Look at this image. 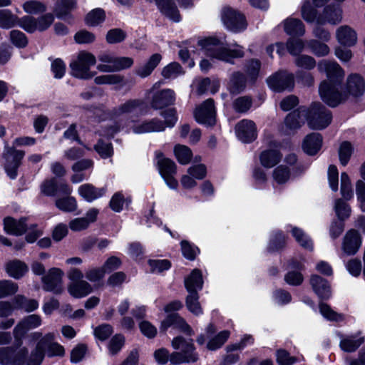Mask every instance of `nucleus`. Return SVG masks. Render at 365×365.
I'll use <instances>...</instances> for the list:
<instances>
[{
    "instance_id": "nucleus-1",
    "label": "nucleus",
    "mask_w": 365,
    "mask_h": 365,
    "mask_svg": "<svg viewBox=\"0 0 365 365\" xmlns=\"http://www.w3.org/2000/svg\"><path fill=\"white\" fill-rule=\"evenodd\" d=\"M318 70L325 73L327 78L319 87L322 101L331 107H336L346 101L348 94L339 91L344 78V71L341 66L335 61L323 60L318 63Z\"/></svg>"
},
{
    "instance_id": "nucleus-2",
    "label": "nucleus",
    "mask_w": 365,
    "mask_h": 365,
    "mask_svg": "<svg viewBox=\"0 0 365 365\" xmlns=\"http://www.w3.org/2000/svg\"><path fill=\"white\" fill-rule=\"evenodd\" d=\"M145 101L140 98H129L124 101L110 111L111 117L117 120L116 123L101 130L100 135L108 138L113 137L116 133L127 125V123L130 122L129 119L145 114Z\"/></svg>"
},
{
    "instance_id": "nucleus-3",
    "label": "nucleus",
    "mask_w": 365,
    "mask_h": 365,
    "mask_svg": "<svg viewBox=\"0 0 365 365\" xmlns=\"http://www.w3.org/2000/svg\"><path fill=\"white\" fill-rule=\"evenodd\" d=\"M198 43L205 55L212 59L233 63V58L244 56V51L242 46L236 45L235 48H230L225 46L222 41L216 38H205L199 41Z\"/></svg>"
},
{
    "instance_id": "nucleus-4",
    "label": "nucleus",
    "mask_w": 365,
    "mask_h": 365,
    "mask_svg": "<svg viewBox=\"0 0 365 365\" xmlns=\"http://www.w3.org/2000/svg\"><path fill=\"white\" fill-rule=\"evenodd\" d=\"M172 346L175 349L181 350L180 352H173L170 355V361L172 364L194 363L198 360L192 339L185 340L182 336H177L173 339Z\"/></svg>"
},
{
    "instance_id": "nucleus-5",
    "label": "nucleus",
    "mask_w": 365,
    "mask_h": 365,
    "mask_svg": "<svg viewBox=\"0 0 365 365\" xmlns=\"http://www.w3.org/2000/svg\"><path fill=\"white\" fill-rule=\"evenodd\" d=\"M96 58L93 54L86 51H81L76 60L70 63L71 75L81 79H89L96 73L90 71V67L95 65Z\"/></svg>"
},
{
    "instance_id": "nucleus-6",
    "label": "nucleus",
    "mask_w": 365,
    "mask_h": 365,
    "mask_svg": "<svg viewBox=\"0 0 365 365\" xmlns=\"http://www.w3.org/2000/svg\"><path fill=\"white\" fill-rule=\"evenodd\" d=\"M306 119L312 129L322 130L331 123L332 115L330 110L320 103H314L307 110Z\"/></svg>"
},
{
    "instance_id": "nucleus-7",
    "label": "nucleus",
    "mask_w": 365,
    "mask_h": 365,
    "mask_svg": "<svg viewBox=\"0 0 365 365\" xmlns=\"http://www.w3.org/2000/svg\"><path fill=\"white\" fill-rule=\"evenodd\" d=\"M25 155L24 151L16 150L14 146H9L5 143L2 158L5 172L10 179L14 180L18 175V168Z\"/></svg>"
},
{
    "instance_id": "nucleus-8",
    "label": "nucleus",
    "mask_w": 365,
    "mask_h": 365,
    "mask_svg": "<svg viewBox=\"0 0 365 365\" xmlns=\"http://www.w3.org/2000/svg\"><path fill=\"white\" fill-rule=\"evenodd\" d=\"M31 341L38 340L45 354L48 357L62 356L65 354L64 348L58 343L54 341L56 334L49 332L43 335L40 331H34L29 335Z\"/></svg>"
},
{
    "instance_id": "nucleus-9",
    "label": "nucleus",
    "mask_w": 365,
    "mask_h": 365,
    "mask_svg": "<svg viewBox=\"0 0 365 365\" xmlns=\"http://www.w3.org/2000/svg\"><path fill=\"white\" fill-rule=\"evenodd\" d=\"M269 87L276 92L292 91L294 86V76L287 71H279L267 80Z\"/></svg>"
},
{
    "instance_id": "nucleus-10",
    "label": "nucleus",
    "mask_w": 365,
    "mask_h": 365,
    "mask_svg": "<svg viewBox=\"0 0 365 365\" xmlns=\"http://www.w3.org/2000/svg\"><path fill=\"white\" fill-rule=\"evenodd\" d=\"M221 18L226 28L233 32H240L247 28L245 16L231 7L222 10Z\"/></svg>"
},
{
    "instance_id": "nucleus-11",
    "label": "nucleus",
    "mask_w": 365,
    "mask_h": 365,
    "mask_svg": "<svg viewBox=\"0 0 365 365\" xmlns=\"http://www.w3.org/2000/svg\"><path fill=\"white\" fill-rule=\"evenodd\" d=\"M63 272L58 268H51L42 277L43 288L47 292L60 294L63 291L62 277Z\"/></svg>"
},
{
    "instance_id": "nucleus-12",
    "label": "nucleus",
    "mask_w": 365,
    "mask_h": 365,
    "mask_svg": "<svg viewBox=\"0 0 365 365\" xmlns=\"http://www.w3.org/2000/svg\"><path fill=\"white\" fill-rule=\"evenodd\" d=\"M195 118L199 123L207 125H214L215 123V109L213 100L209 98L196 108Z\"/></svg>"
},
{
    "instance_id": "nucleus-13",
    "label": "nucleus",
    "mask_w": 365,
    "mask_h": 365,
    "mask_svg": "<svg viewBox=\"0 0 365 365\" xmlns=\"http://www.w3.org/2000/svg\"><path fill=\"white\" fill-rule=\"evenodd\" d=\"M235 133L237 138L243 143H251L257 135L255 123L249 119H243L235 125Z\"/></svg>"
},
{
    "instance_id": "nucleus-14",
    "label": "nucleus",
    "mask_w": 365,
    "mask_h": 365,
    "mask_svg": "<svg viewBox=\"0 0 365 365\" xmlns=\"http://www.w3.org/2000/svg\"><path fill=\"white\" fill-rule=\"evenodd\" d=\"M27 354L26 348L19 351L11 347L0 348V364L4 365H21Z\"/></svg>"
},
{
    "instance_id": "nucleus-15",
    "label": "nucleus",
    "mask_w": 365,
    "mask_h": 365,
    "mask_svg": "<svg viewBox=\"0 0 365 365\" xmlns=\"http://www.w3.org/2000/svg\"><path fill=\"white\" fill-rule=\"evenodd\" d=\"M361 245V238L355 230H349L343 238L341 250L344 255H354Z\"/></svg>"
},
{
    "instance_id": "nucleus-16",
    "label": "nucleus",
    "mask_w": 365,
    "mask_h": 365,
    "mask_svg": "<svg viewBox=\"0 0 365 365\" xmlns=\"http://www.w3.org/2000/svg\"><path fill=\"white\" fill-rule=\"evenodd\" d=\"M132 130L135 134L158 133L165 130V125L161 120L154 118L133 124Z\"/></svg>"
},
{
    "instance_id": "nucleus-17",
    "label": "nucleus",
    "mask_w": 365,
    "mask_h": 365,
    "mask_svg": "<svg viewBox=\"0 0 365 365\" xmlns=\"http://www.w3.org/2000/svg\"><path fill=\"white\" fill-rule=\"evenodd\" d=\"M342 20V10L339 5H329L324 8L323 14L318 16L317 24L323 25L327 23L337 24Z\"/></svg>"
},
{
    "instance_id": "nucleus-18",
    "label": "nucleus",
    "mask_w": 365,
    "mask_h": 365,
    "mask_svg": "<svg viewBox=\"0 0 365 365\" xmlns=\"http://www.w3.org/2000/svg\"><path fill=\"white\" fill-rule=\"evenodd\" d=\"M336 38L341 46L346 47L354 46L358 39L356 31L348 25H343L337 28Z\"/></svg>"
},
{
    "instance_id": "nucleus-19",
    "label": "nucleus",
    "mask_w": 365,
    "mask_h": 365,
    "mask_svg": "<svg viewBox=\"0 0 365 365\" xmlns=\"http://www.w3.org/2000/svg\"><path fill=\"white\" fill-rule=\"evenodd\" d=\"M41 324V317L36 314H31L20 322L14 329V337L21 339L24 334L29 329H35Z\"/></svg>"
},
{
    "instance_id": "nucleus-20",
    "label": "nucleus",
    "mask_w": 365,
    "mask_h": 365,
    "mask_svg": "<svg viewBox=\"0 0 365 365\" xmlns=\"http://www.w3.org/2000/svg\"><path fill=\"white\" fill-rule=\"evenodd\" d=\"M175 101V93L173 90L167 88L156 93L151 101V106L154 109H161L173 104Z\"/></svg>"
},
{
    "instance_id": "nucleus-21",
    "label": "nucleus",
    "mask_w": 365,
    "mask_h": 365,
    "mask_svg": "<svg viewBox=\"0 0 365 365\" xmlns=\"http://www.w3.org/2000/svg\"><path fill=\"white\" fill-rule=\"evenodd\" d=\"M161 60L162 56L160 53L153 54L146 61L135 68V73L142 78L148 77L159 65Z\"/></svg>"
},
{
    "instance_id": "nucleus-22",
    "label": "nucleus",
    "mask_w": 365,
    "mask_h": 365,
    "mask_svg": "<svg viewBox=\"0 0 365 365\" xmlns=\"http://www.w3.org/2000/svg\"><path fill=\"white\" fill-rule=\"evenodd\" d=\"M106 192V187L98 188L88 183L81 185L78 189V194L88 202L101 197L105 195Z\"/></svg>"
},
{
    "instance_id": "nucleus-23",
    "label": "nucleus",
    "mask_w": 365,
    "mask_h": 365,
    "mask_svg": "<svg viewBox=\"0 0 365 365\" xmlns=\"http://www.w3.org/2000/svg\"><path fill=\"white\" fill-rule=\"evenodd\" d=\"M26 219L22 217L16 220L11 217H7L4 220V230L11 235H21L26 230Z\"/></svg>"
},
{
    "instance_id": "nucleus-24",
    "label": "nucleus",
    "mask_w": 365,
    "mask_h": 365,
    "mask_svg": "<svg viewBox=\"0 0 365 365\" xmlns=\"http://www.w3.org/2000/svg\"><path fill=\"white\" fill-rule=\"evenodd\" d=\"M322 144V135L319 133H313L306 136L302 148L307 154L314 155L320 150Z\"/></svg>"
},
{
    "instance_id": "nucleus-25",
    "label": "nucleus",
    "mask_w": 365,
    "mask_h": 365,
    "mask_svg": "<svg viewBox=\"0 0 365 365\" xmlns=\"http://www.w3.org/2000/svg\"><path fill=\"white\" fill-rule=\"evenodd\" d=\"M311 285L316 294L323 299L331 297L330 286L327 280L318 275H313L310 279Z\"/></svg>"
},
{
    "instance_id": "nucleus-26",
    "label": "nucleus",
    "mask_w": 365,
    "mask_h": 365,
    "mask_svg": "<svg viewBox=\"0 0 365 365\" xmlns=\"http://www.w3.org/2000/svg\"><path fill=\"white\" fill-rule=\"evenodd\" d=\"M346 90L353 96H361L365 91V82L363 78L357 74L350 75L347 78Z\"/></svg>"
},
{
    "instance_id": "nucleus-27",
    "label": "nucleus",
    "mask_w": 365,
    "mask_h": 365,
    "mask_svg": "<svg viewBox=\"0 0 365 365\" xmlns=\"http://www.w3.org/2000/svg\"><path fill=\"white\" fill-rule=\"evenodd\" d=\"M364 341V337L359 333L342 336L339 346L344 351L354 352L355 351Z\"/></svg>"
},
{
    "instance_id": "nucleus-28",
    "label": "nucleus",
    "mask_w": 365,
    "mask_h": 365,
    "mask_svg": "<svg viewBox=\"0 0 365 365\" xmlns=\"http://www.w3.org/2000/svg\"><path fill=\"white\" fill-rule=\"evenodd\" d=\"M307 110L305 109H298L287 115L284 123L290 131L296 130L302 126L306 119Z\"/></svg>"
},
{
    "instance_id": "nucleus-29",
    "label": "nucleus",
    "mask_w": 365,
    "mask_h": 365,
    "mask_svg": "<svg viewBox=\"0 0 365 365\" xmlns=\"http://www.w3.org/2000/svg\"><path fill=\"white\" fill-rule=\"evenodd\" d=\"M134 61L130 57H115V64L110 66H97V69L103 73H111L130 68Z\"/></svg>"
},
{
    "instance_id": "nucleus-30",
    "label": "nucleus",
    "mask_w": 365,
    "mask_h": 365,
    "mask_svg": "<svg viewBox=\"0 0 365 365\" xmlns=\"http://www.w3.org/2000/svg\"><path fill=\"white\" fill-rule=\"evenodd\" d=\"M163 14L170 19L178 22L180 20L179 11L175 4L171 0H155Z\"/></svg>"
},
{
    "instance_id": "nucleus-31",
    "label": "nucleus",
    "mask_w": 365,
    "mask_h": 365,
    "mask_svg": "<svg viewBox=\"0 0 365 365\" xmlns=\"http://www.w3.org/2000/svg\"><path fill=\"white\" fill-rule=\"evenodd\" d=\"M246 77L240 72H234L230 78L228 90L232 94H239L246 88Z\"/></svg>"
},
{
    "instance_id": "nucleus-32",
    "label": "nucleus",
    "mask_w": 365,
    "mask_h": 365,
    "mask_svg": "<svg viewBox=\"0 0 365 365\" xmlns=\"http://www.w3.org/2000/svg\"><path fill=\"white\" fill-rule=\"evenodd\" d=\"M68 292L76 298H82L92 292L91 285L85 280L73 282L70 284L68 288Z\"/></svg>"
},
{
    "instance_id": "nucleus-33",
    "label": "nucleus",
    "mask_w": 365,
    "mask_h": 365,
    "mask_svg": "<svg viewBox=\"0 0 365 365\" xmlns=\"http://www.w3.org/2000/svg\"><path fill=\"white\" fill-rule=\"evenodd\" d=\"M284 31L290 36H302L305 33V27L300 19L288 18L284 21Z\"/></svg>"
},
{
    "instance_id": "nucleus-34",
    "label": "nucleus",
    "mask_w": 365,
    "mask_h": 365,
    "mask_svg": "<svg viewBox=\"0 0 365 365\" xmlns=\"http://www.w3.org/2000/svg\"><path fill=\"white\" fill-rule=\"evenodd\" d=\"M203 280L200 270L195 269L185 279V286L187 292H197L202 289Z\"/></svg>"
},
{
    "instance_id": "nucleus-35",
    "label": "nucleus",
    "mask_w": 365,
    "mask_h": 365,
    "mask_svg": "<svg viewBox=\"0 0 365 365\" xmlns=\"http://www.w3.org/2000/svg\"><path fill=\"white\" fill-rule=\"evenodd\" d=\"M282 155L276 150H264L259 155L262 165L267 168L274 167L280 161Z\"/></svg>"
},
{
    "instance_id": "nucleus-36",
    "label": "nucleus",
    "mask_w": 365,
    "mask_h": 365,
    "mask_svg": "<svg viewBox=\"0 0 365 365\" xmlns=\"http://www.w3.org/2000/svg\"><path fill=\"white\" fill-rule=\"evenodd\" d=\"M6 271L10 277L20 279L28 271V267L23 262L14 260L6 264Z\"/></svg>"
},
{
    "instance_id": "nucleus-37",
    "label": "nucleus",
    "mask_w": 365,
    "mask_h": 365,
    "mask_svg": "<svg viewBox=\"0 0 365 365\" xmlns=\"http://www.w3.org/2000/svg\"><path fill=\"white\" fill-rule=\"evenodd\" d=\"M94 82L98 85H118L120 86L125 85V78L120 74H106L99 76L95 78Z\"/></svg>"
},
{
    "instance_id": "nucleus-38",
    "label": "nucleus",
    "mask_w": 365,
    "mask_h": 365,
    "mask_svg": "<svg viewBox=\"0 0 365 365\" xmlns=\"http://www.w3.org/2000/svg\"><path fill=\"white\" fill-rule=\"evenodd\" d=\"M188 295L185 299L187 309L193 314L199 316L202 314V309L199 302V295L197 292H188Z\"/></svg>"
},
{
    "instance_id": "nucleus-39",
    "label": "nucleus",
    "mask_w": 365,
    "mask_h": 365,
    "mask_svg": "<svg viewBox=\"0 0 365 365\" xmlns=\"http://www.w3.org/2000/svg\"><path fill=\"white\" fill-rule=\"evenodd\" d=\"M29 340L30 339L29 338ZM29 342L31 344H36V346L32 350L30 356L27 359L26 365H40L46 355L42 346L41 344L38 341V340H36V341H31Z\"/></svg>"
},
{
    "instance_id": "nucleus-40",
    "label": "nucleus",
    "mask_w": 365,
    "mask_h": 365,
    "mask_svg": "<svg viewBox=\"0 0 365 365\" xmlns=\"http://www.w3.org/2000/svg\"><path fill=\"white\" fill-rule=\"evenodd\" d=\"M292 234L300 246L308 250H313L312 240L302 230L294 227L292 229Z\"/></svg>"
},
{
    "instance_id": "nucleus-41",
    "label": "nucleus",
    "mask_w": 365,
    "mask_h": 365,
    "mask_svg": "<svg viewBox=\"0 0 365 365\" xmlns=\"http://www.w3.org/2000/svg\"><path fill=\"white\" fill-rule=\"evenodd\" d=\"M158 165L160 173L162 177L174 175L176 173V165L170 159L168 158H159L158 160Z\"/></svg>"
},
{
    "instance_id": "nucleus-42",
    "label": "nucleus",
    "mask_w": 365,
    "mask_h": 365,
    "mask_svg": "<svg viewBox=\"0 0 365 365\" xmlns=\"http://www.w3.org/2000/svg\"><path fill=\"white\" fill-rule=\"evenodd\" d=\"M183 73L182 68L176 62H173L165 66L161 71L163 77L166 79H175Z\"/></svg>"
},
{
    "instance_id": "nucleus-43",
    "label": "nucleus",
    "mask_w": 365,
    "mask_h": 365,
    "mask_svg": "<svg viewBox=\"0 0 365 365\" xmlns=\"http://www.w3.org/2000/svg\"><path fill=\"white\" fill-rule=\"evenodd\" d=\"M174 153L178 161L182 165L188 164L192 156L191 150L187 146L182 145H175Z\"/></svg>"
},
{
    "instance_id": "nucleus-44",
    "label": "nucleus",
    "mask_w": 365,
    "mask_h": 365,
    "mask_svg": "<svg viewBox=\"0 0 365 365\" xmlns=\"http://www.w3.org/2000/svg\"><path fill=\"white\" fill-rule=\"evenodd\" d=\"M230 332L227 330L220 331L209 340L207 344V348L212 351L218 349L226 342L230 337Z\"/></svg>"
},
{
    "instance_id": "nucleus-45",
    "label": "nucleus",
    "mask_w": 365,
    "mask_h": 365,
    "mask_svg": "<svg viewBox=\"0 0 365 365\" xmlns=\"http://www.w3.org/2000/svg\"><path fill=\"white\" fill-rule=\"evenodd\" d=\"M56 206L61 210L72 212L76 210L78 205L73 197L68 196L56 200Z\"/></svg>"
},
{
    "instance_id": "nucleus-46",
    "label": "nucleus",
    "mask_w": 365,
    "mask_h": 365,
    "mask_svg": "<svg viewBox=\"0 0 365 365\" xmlns=\"http://www.w3.org/2000/svg\"><path fill=\"white\" fill-rule=\"evenodd\" d=\"M304 41L299 38H289L286 43L287 51L294 56H298L304 51Z\"/></svg>"
},
{
    "instance_id": "nucleus-47",
    "label": "nucleus",
    "mask_w": 365,
    "mask_h": 365,
    "mask_svg": "<svg viewBox=\"0 0 365 365\" xmlns=\"http://www.w3.org/2000/svg\"><path fill=\"white\" fill-rule=\"evenodd\" d=\"M76 0H61L55 8V13L58 18L66 19L70 11L76 6Z\"/></svg>"
},
{
    "instance_id": "nucleus-48",
    "label": "nucleus",
    "mask_w": 365,
    "mask_h": 365,
    "mask_svg": "<svg viewBox=\"0 0 365 365\" xmlns=\"http://www.w3.org/2000/svg\"><path fill=\"white\" fill-rule=\"evenodd\" d=\"M23 9L28 14H39L46 11V6L41 1L30 0L23 4Z\"/></svg>"
},
{
    "instance_id": "nucleus-49",
    "label": "nucleus",
    "mask_w": 365,
    "mask_h": 365,
    "mask_svg": "<svg viewBox=\"0 0 365 365\" xmlns=\"http://www.w3.org/2000/svg\"><path fill=\"white\" fill-rule=\"evenodd\" d=\"M106 14L103 9H95L86 16V24L88 26H97L105 20Z\"/></svg>"
},
{
    "instance_id": "nucleus-50",
    "label": "nucleus",
    "mask_w": 365,
    "mask_h": 365,
    "mask_svg": "<svg viewBox=\"0 0 365 365\" xmlns=\"http://www.w3.org/2000/svg\"><path fill=\"white\" fill-rule=\"evenodd\" d=\"M341 194L346 200L351 199L354 196L351 180L346 173L341 174Z\"/></svg>"
},
{
    "instance_id": "nucleus-51",
    "label": "nucleus",
    "mask_w": 365,
    "mask_h": 365,
    "mask_svg": "<svg viewBox=\"0 0 365 365\" xmlns=\"http://www.w3.org/2000/svg\"><path fill=\"white\" fill-rule=\"evenodd\" d=\"M17 21V17L8 9H0V27L10 29Z\"/></svg>"
},
{
    "instance_id": "nucleus-52",
    "label": "nucleus",
    "mask_w": 365,
    "mask_h": 365,
    "mask_svg": "<svg viewBox=\"0 0 365 365\" xmlns=\"http://www.w3.org/2000/svg\"><path fill=\"white\" fill-rule=\"evenodd\" d=\"M307 46L311 51L317 56H325L329 54L330 49L329 46L317 40H311L308 41Z\"/></svg>"
},
{
    "instance_id": "nucleus-53",
    "label": "nucleus",
    "mask_w": 365,
    "mask_h": 365,
    "mask_svg": "<svg viewBox=\"0 0 365 365\" xmlns=\"http://www.w3.org/2000/svg\"><path fill=\"white\" fill-rule=\"evenodd\" d=\"M319 311L321 314L329 321L340 322L344 319L342 314L336 312L325 303L319 304Z\"/></svg>"
},
{
    "instance_id": "nucleus-54",
    "label": "nucleus",
    "mask_w": 365,
    "mask_h": 365,
    "mask_svg": "<svg viewBox=\"0 0 365 365\" xmlns=\"http://www.w3.org/2000/svg\"><path fill=\"white\" fill-rule=\"evenodd\" d=\"M18 285L11 280L0 281V299L11 296L16 293Z\"/></svg>"
},
{
    "instance_id": "nucleus-55",
    "label": "nucleus",
    "mask_w": 365,
    "mask_h": 365,
    "mask_svg": "<svg viewBox=\"0 0 365 365\" xmlns=\"http://www.w3.org/2000/svg\"><path fill=\"white\" fill-rule=\"evenodd\" d=\"M252 105L251 97L245 96L236 98L233 102V108L238 113H245L250 110Z\"/></svg>"
},
{
    "instance_id": "nucleus-56",
    "label": "nucleus",
    "mask_w": 365,
    "mask_h": 365,
    "mask_svg": "<svg viewBox=\"0 0 365 365\" xmlns=\"http://www.w3.org/2000/svg\"><path fill=\"white\" fill-rule=\"evenodd\" d=\"M334 210L338 218L341 220L347 219L351 214V207L341 199L335 201Z\"/></svg>"
},
{
    "instance_id": "nucleus-57",
    "label": "nucleus",
    "mask_w": 365,
    "mask_h": 365,
    "mask_svg": "<svg viewBox=\"0 0 365 365\" xmlns=\"http://www.w3.org/2000/svg\"><path fill=\"white\" fill-rule=\"evenodd\" d=\"M353 153V147L348 141L343 142L339 147V156L341 165H346Z\"/></svg>"
},
{
    "instance_id": "nucleus-58",
    "label": "nucleus",
    "mask_w": 365,
    "mask_h": 365,
    "mask_svg": "<svg viewBox=\"0 0 365 365\" xmlns=\"http://www.w3.org/2000/svg\"><path fill=\"white\" fill-rule=\"evenodd\" d=\"M302 18L308 23L317 21V11L314 9L309 1H306L302 6L301 9Z\"/></svg>"
},
{
    "instance_id": "nucleus-59",
    "label": "nucleus",
    "mask_w": 365,
    "mask_h": 365,
    "mask_svg": "<svg viewBox=\"0 0 365 365\" xmlns=\"http://www.w3.org/2000/svg\"><path fill=\"white\" fill-rule=\"evenodd\" d=\"M294 63L297 67L312 70L316 66L315 59L308 55H299L296 57Z\"/></svg>"
},
{
    "instance_id": "nucleus-60",
    "label": "nucleus",
    "mask_w": 365,
    "mask_h": 365,
    "mask_svg": "<svg viewBox=\"0 0 365 365\" xmlns=\"http://www.w3.org/2000/svg\"><path fill=\"white\" fill-rule=\"evenodd\" d=\"M160 115L164 118L165 129L168 128H173L175 126L178 121L176 110L174 108L165 110L160 113Z\"/></svg>"
},
{
    "instance_id": "nucleus-61",
    "label": "nucleus",
    "mask_w": 365,
    "mask_h": 365,
    "mask_svg": "<svg viewBox=\"0 0 365 365\" xmlns=\"http://www.w3.org/2000/svg\"><path fill=\"white\" fill-rule=\"evenodd\" d=\"M260 67L261 63L259 60L252 59L247 63L245 71L250 76V81H254L257 78Z\"/></svg>"
},
{
    "instance_id": "nucleus-62",
    "label": "nucleus",
    "mask_w": 365,
    "mask_h": 365,
    "mask_svg": "<svg viewBox=\"0 0 365 365\" xmlns=\"http://www.w3.org/2000/svg\"><path fill=\"white\" fill-rule=\"evenodd\" d=\"M95 150L103 158H107L113 155V150L110 143H104L99 140L94 146Z\"/></svg>"
},
{
    "instance_id": "nucleus-63",
    "label": "nucleus",
    "mask_w": 365,
    "mask_h": 365,
    "mask_svg": "<svg viewBox=\"0 0 365 365\" xmlns=\"http://www.w3.org/2000/svg\"><path fill=\"white\" fill-rule=\"evenodd\" d=\"M10 39L12 43L19 48H24L28 43L26 35L19 30H12L10 32Z\"/></svg>"
},
{
    "instance_id": "nucleus-64",
    "label": "nucleus",
    "mask_w": 365,
    "mask_h": 365,
    "mask_svg": "<svg viewBox=\"0 0 365 365\" xmlns=\"http://www.w3.org/2000/svg\"><path fill=\"white\" fill-rule=\"evenodd\" d=\"M356 195L361 210L365 212V182L361 180L356 182Z\"/></svg>"
}]
</instances>
